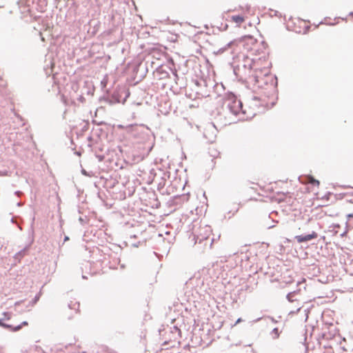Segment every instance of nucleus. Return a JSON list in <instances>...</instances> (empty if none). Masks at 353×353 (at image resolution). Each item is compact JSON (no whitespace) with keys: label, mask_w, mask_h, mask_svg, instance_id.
I'll list each match as a JSON object with an SVG mask.
<instances>
[{"label":"nucleus","mask_w":353,"mask_h":353,"mask_svg":"<svg viewBox=\"0 0 353 353\" xmlns=\"http://www.w3.org/2000/svg\"><path fill=\"white\" fill-rule=\"evenodd\" d=\"M250 11V7L246 6L242 11L241 14L232 15L230 17V21L236 24L237 26H240L243 23L245 22L247 18V14Z\"/></svg>","instance_id":"obj_2"},{"label":"nucleus","mask_w":353,"mask_h":353,"mask_svg":"<svg viewBox=\"0 0 353 353\" xmlns=\"http://www.w3.org/2000/svg\"><path fill=\"white\" fill-rule=\"evenodd\" d=\"M48 2L46 0H39L37 10L39 12H44L46 10Z\"/></svg>","instance_id":"obj_5"},{"label":"nucleus","mask_w":353,"mask_h":353,"mask_svg":"<svg viewBox=\"0 0 353 353\" xmlns=\"http://www.w3.org/2000/svg\"><path fill=\"white\" fill-rule=\"evenodd\" d=\"M241 103L239 101L234 100L229 105V108L234 114L237 115L241 111Z\"/></svg>","instance_id":"obj_4"},{"label":"nucleus","mask_w":353,"mask_h":353,"mask_svg":"<svg viewBox=\"0 0 353 353\" xmlns=\"http://www.w3.org/2000/svg\"><path fill=\"white\" fill-rule=\"evenodd\" d=\"M318 234L316 232L313 231L312 233L307 235H298L295 236V239L298 243H301L307 241H310L312 239H316Z\"/></svg>","instance_id":"obj_3"},{"label":"nucleus","mask_w":353,"mask_h":353,"mask_svg":"<svg viewBox=\"0 0 353 353\" xmlns=\"http://www.w3.org/2000/svg\"><path fill=\"white\" fill-rule=\"evenodd\" d=\"M285 182L279 181L271 182L265 187V190L272 194L270 196L272 201L280 203L283 201L289 192L283 188Z\"/></svg>","instance_id":"obj_1"},{"label":"nucleus","mask_w":353,"mask_h":353,"mask_svg":"<svg viewBox=\"0 0 353 353\" xmlns=\"http://www.w3.org/2000/svg\"><path fill=\"white\" fill-rule=\"evenodd\" d=\"M0 326L3 327H5V328H10L11 329V330L14 331V332H16V331H18L21 328V325H18L17 327H12L11 325H8V324H6V323H3L1 320H0Z\"/></svg>","instance_id":"obj_8"},{"label":"nucleus","mask_w":353,"mask_h":353,"mask_svg":"<svg viewBox=\"0 0 353 353\" xmlns=\"http://www.w3.org/2000/svg\"><path fill=\"white\" fill-rule=\"evenodd\" d=\"M28 325V322L27 321H23L21 326H22V325Z\"/></svg>","instance_id":"obj_12"},{"label":"nucleus","mask_w":353,"mask_h":353,"mask_svg":"<svg viewBox=\"0 0 353 353\" xmlns=\"http://www.w3.org/2000/svg\"><path fill=\"white\" fill-rule=\"evenodd\" d=\"M241 321V319H239L237 320V321H236V323H240Z\"/></svg>","instance_id":"obj_13"},{"label":"nucleus","mask_w":353,"mask_h":353,"mask_svg":"<svg viewBox=\"0 0 353 353\" xmlns=\"http://www.w3.org/2000/svg\"><path fill=\"white\" fill-rule=\"evenodd\" d=\"M3 314L7 316V319H9L10 318V315L7 312H4Z\"/></svg>","instance_id":"obj_11"},{"label":"nucleus","mask_w":353,"mask_h":353,"mask_svg":"<svg viewBox=\"0 0 353 353\" xmlns=\"http://www.w3.org/2000/svg\"><path fill=\"white\" fill-rule=\"evenodd\" d=\"M118 128L120 129H125L127 131V132L132 133V132L135 131L137 125H130L125 127L122 125H118Z\"/></svg>","instance_id":"obj_7"},{"label":"nucleus","mask_w":353,"mask_h":353,"mask_svg":"<svg viewBox=\"0 0 353 353\" xmlns=\"http://www.w3.org/2000/svg\"><path fill=\"white\" fill-rule=\"evenodd\" d=\"M254 78V82H255L256 83H259V79H258V77H257L256 76H255Z\"/></svg>","instance_id":"obj_10"},{"label":"nucleus","mask_w":353,"mask_h":353,"mask_svg":"<svg viewBox=\"0 0 353 353\" xmlns=\"http://www.w3.org/2000/svg\"><path fill=\"white\" fill-rule=\"evenodd\" d=\"M305 183H310L314 186L319 187V181L318 180H316L314 177L312 176H307L305 179Z\"/></svg>","instance_id":"obj_6"},{"label":"nucleus","mask_w":353,"mask_h":353,"mask_svg":"<svg viewBox=\"0 0 353 353\" xmlns=\"http://www.w3.org/2000/svg\"><path fill=\"white\" fill-rule=\"evenodd\" d=\"M243 42H250L251 43H255V40L251 37H244L243 39Z\"/></svg>","instance_id":"obj_9"}]
</instances>
